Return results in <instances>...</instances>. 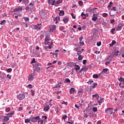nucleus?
I'll use <instances>...</instances> for the list:
<instances>
[{"label": "nucleus", "instance_id": "nucleus-55", "mask_svg": "<svg viewBox=\"0 0 124 124\" xmlns=\"http://www.w3.org/2000/svg\"><path fill=\"white\" fill-rule=\"evenodd\" d=\"M31 93H32L31 95L33 96V95H34V91H33V90H31Z\"/></svg>", "mask_w": 124, "mask_h": 124}, {"label": "nucleus", "instance_id": "nucleus-33", "mask_svg": "<svg viewBox=\"0 0 124 124\" xmlns=\"http://www.w3.org/2000/svg\"><path fill=\"white\" fill-rule=\"evenodd\" d=\"M93 78H94V79H97V78H98V75H95V74H94V75H93Z\"/></svg>", "mask_w": 124, "mask_h": 124}, {"label": "nucleus", "instance_id": "nucleus-23", "mask_svg": "<svg viewBox=\"0 0 124 124\" xmlns=\"http://www.w3.org/2000/svg\"><path fill=\"white\" fill-rule=\"evenodd\" d=\"M79 72H80L81 73H83V74H84V72H86V71L85 70V69L83 67L82 68H81L80 69V70L79 71Z\"/></svg>", "mask_w": 124, "mask_h": 124}, {"label": "nucleus", "instance_id": "nucleus-28", "mask_svg": "<svg viewBox=\"0 0 124 124\" xmlns=\"http://www.w3.org/2000/svg\"><path fill=\"white\" fill-rule=\"evenodd\" d=\"M23 19L25 20V22H29L30 19L28 17H23Z\"/></svg>", "mask_w": 124, "mask_h": 124}, {"label": "nucleus", "instance_id": "nucleus-13", "mask_svg": "<svg viewBox=\"0 0 124 124\" xmlns=\"http://www.w3.org/2000/svg\"><path fill=\"white\" fill-rule=\"evenodd\" d=\"M49 109H50V107H49V105H47L46 107H45L44 108V111H45V112H47V111H48Z\"/></svg>", "mask_w": 124, "mask_h": 124}, {"label": "nucleus", "instance_id": "nucleus-57", "mask_svg": "<svg viewBox=\"0 0 124 124\" xmlns=\"http://www.w3.org/2000/svg\"><path fill=\"white\" fill-rule=\"evenodd\" d=\"M33 62H34L35 63H36L37 62H35V59L34 58H33L32 59V60L31 62V63H33Z\"/></svg>", "mask_w": 124, "mask_h": 124}, {"label": "nucleus", "instance_id": "nucleus-46", "mask_svg": "<svg viewBox=\"0 0 124 124\" xmlns=\"http://www.w3.org/2000/svg\"><path fill=\"white\" fill-rule=\"evenodd\" d=\"M60 30L61 31H63V30H64V27H63V26H60Z\"/></svg>", "mask_w": 124, "mask_h": 124}, {"label": "nucleus", "instance_id": "nucleus-24", "mask_svg": "<svg viewBox=\"0 0 124 124\" xmlns=\"http://www.w3.org/2000/svg\"><path fill=\"white\" fill-rule=\"evenodd\" d=\"M4 76H5V74L4 73H2V74H0V78L1 79H4Z\"/></svg>", "mask_w": 124, "mask_h": 124}, {"label": "nucleus", "instance_id": "nucleus-59", "mask_svg": "<svg viewBox=\"0 0 124 124\" xmlns=\"http://www.w3.org/2000/svg\"><path fill=\"white\" fill-rule=\"evenodd\" d=\"M83 68L84 70L86 71V70H88L89 68L86 66H84Z\"/></svg>", "mask_w": 124, "mask_h": 124}, {"label": "nucleus", "instance_id": "nucleus-63", "mask_svg": "<svg viewBox=\"0 0 124 124\" xmlns=\"http://www.w3.org/2000/svg\"><path fill=\"white\" fill-rule=\"evenodd\" d=\"M7 72H11L12 71V69L11 68H9L7 70Z\"/></svg>", "mask_w": 124, "mask_h": 124}, {"label": "nucleus", "instance_id": "nucleus-51", "mask_svg": "<svg viewBox=\"0 0 124 124\" xmlns=\"http://www.w3.org/2000/svg\"><path fill=\"white\" fill-rule=\"evenodd\" d=\"M38 124H43V120H40L38 121Z\"/></svg>", "mask_w": 124, "mask_h": 124}, {"label": "nucleus", "instance_id": "nucleus-9", "mask_svg": "<svg viewBox=\"0 0 124 124\" xmlns=\"http://www.w3.org/2000/svg\"><path fill=\"white\" fill-rule=\"evenodd\" d=\"M93 85H91L90 87V90H92V89H93L95 88L97 86V83H94L93 84Z\"/></svg>", "mask_w": 124, "mask_h": 124}, {"label": "nucleus", "instance_id": "nucleus-38", "mask_svg": "<svg viewBox=\"0 0 124 124\" xmlns=\"http://www.w3.org/2000/svg\"><path fill=\"white\" fill-rule=\"evenodd\" d=\"M115 44H116V41L113 40L112 42V45L110 44V46H113V45H115Z\"/></svg>", "mask_w": 124, "mask_h": 124}, {"label": "nucleus", "instance_id": "nucleus-43", "mask_svg": "<svg viewBox=\"0 0 124 124\" xmlns=\"http://www.w3.org/2000/svg\"><path fill=\"white\" fill-rule=\"evenodd\" d=\"M55 20H56V21H58V22H60V17L59 16H57L55 18Z\"/></svg>", "mask_w": 124, "mask_h": 124}, {"label": "nucleus", "instance_id": "nucleus-15", "mask_svg": "<svg viewBox=\"0 0 124 124\" xmlns=\"http://www.w3.org/2000/svg\"><path fill=\"white\" fill-rule=\"evenodd\" d=\"M50 39H51V38H50V37H49L48 36H46L45 38V44H46V43L48 42V41H49Z\"/></svg>", "mask_w": 124, "mask_h": 124}, {"label": "nucleus", "instance_id": "nucleus-47", "mask_svg": "<svg viewBox=\"0 0 124 124\" xmlns=\"http://www.w3.org/2000/svg\"><path fill=\"white\" fill-rule=\"evenodd\" d=\"M118 54H119V50H117V51H115L114 52V56H118Z\"/></svg>", "mask_w": 124, "mask_h": 124}, {"label": "nucleus", "instance_id": "nucleus-18", "mask_svg": "<svg viewBox=\"0 0 124 124\" xmlns=\"http://www.w3.org/2000/svg\"><path fill=\"white\" fill-rule=\"evenodd\" d=\"M120 88H124V81H122L119 84Z\"/></svg>", "mask_w": 124, "mask_h": 124}, {"label": "nucleus", "instance_id": "nucleus-37", "mask_svg": "<svg viewBox=\"0 0 124 124\" xmlns=\"http://www.w3.org/2000/svg\"><path fill=\"white\" fill-rule=\"evenodd\" d=\"M103 101H104V99L103 98H101L100 99V100L98 101V103H102V102H103Z\"/></svg>", "mask_w": 124, "mask_h": 124}, {"label": "nucleus", "instance_id": "nucleus-54", "mask_svg": "<svg viewBox=\"0 0 124 124\" xmlns=\"http://www.w3.org/2000/svg\"><path fill=\"white\" fill-rule=\"evenodd\" d=\"M29 7H31V8H33V4H32L31 3L29 5Z\"/></svg>", "mask_w": 124, "mask_h": 124}, {"label": "nucleus", "instance_id": "nucleus-5", "mask_svg": "<svg viewBox=\"0 0 124 124\" xmlns=\"http://www.w3.org/2000/svg\"><path fill=\"white\" fill-rule=\"evenodd\" d=\"M111 110H113V108H108L106 110L105 113H106L107 114H108V115H112V114H113V111H111Z\"/></svg>", "mask_w": 124, "mask_h": 124}, {"label": "nucleus", "instance_id": "nucleus-19", "mask_svg": "<svg viewBox=\"0 0 124 124\" xmlns=\"http://www.w3.org/2000/svg\"><path fill=\"white\" fill-rule=\"evenodd\" d=\"M13 115H14V111L8 113V114H7V116H8L9 118H11V117H12V116H13Z\"/></svg>", "mask_w": 124, "mask_h": 124}, {"label": "nucleus", "instance_id": "nucleus-34", "mask_svg": "<svg viewBox=\"0 0 124 124\" xmlns=\"http://www.w3.org/2000/svg\"><path fill=\"white\" fill-rule=\"evenodd\" d=\"M96 9H97V8H93V9H92L91 10V12H93V13H94V12H95V10Z\"/></svg>", "mask_w": 124, "mask_h": 124}, {"label": "nucleus", "instance_id": "nucleus-40", "mask_svg": "<svg viewBox=\"0 0 124 124\" xmlns=\"http://www.w3.org/2000/svg\"><path fill=\"white\" fill-rule=\"evenodd\" d=\"M94 97H99V96H98V94L93 95V98Z\"/></svg>", "mask_w": 124, "mask_h": 124}, {"label": "nucleus", "instance_id": "nucleus-22", "mask_svg": "<svg viewBox=\"0 0 124 124\" xmlns=\"http://www.w3.org/2000/svg\"><path fill=\"white\" fill-rule=\"evenodd\" d=\"M22 2L25 4H28L29 2V0H23Z\"/></svg>", "mask_w": 124, "mask_h": 124}, {"label": "nucleus", "instance_id": "nucleus-60", "mask_svg": "<svg viewBox=\"0 0 124 124\" xmlns=\"http://www.w3.org/2000/svg\"><path fill=\"white\" fill-rule=\"evenodd\" d=\"M113 4V3L112 2H109V5L108 6V8H109V7H111V6Z\"/></svg>", "mask_w": 124, "mask_h": 124}, {"label": "nucleus", "instance_id": "nucleus-1", "mask_svg": "<svg viewBox=\"0 0 124 124\" xmlns=\"http://www.w3.org/2000/svg\"><path fill=\"white\" fill-rule=\"evenodd\" d=\"M34 71H39L40 70V67H41V64L37 62L34 65Z\"/></svg>", "mask_w": 124, "mask_h": 124}, {"label": "nucleus", "instance_id": "nucleus-16", "mask_svg": "<svg viewBox=\"0 0 124 124\" xmlns=\"http://www.w3.org/2000/svg\"><path fill=\"white\" fill-rule=\"evenodd\" d=\"M81 16L83 18V19H86V17H87V15L84 14V12H82L81 14Z\"/></svg>", "mask_w": 124, "mask_h": 124}, {"label": "nucleus", "instance_id": "nucleus-2", "mask_svg": "<svg viewBox=\"0 0 124 124\" xmlns=\"http://www.w3.org/2000/svg\"><path fill=\"white\" fill-rule=\"evenodd\" d=\"M40 15L43 18H45L47 16V13L45 12V10H42L39 12Z\"/></svg>", "mask_w": 124, "mask_h": 124}, {"label": "nucleus", "instance_id": "nucleus-48", "mask_svg": "<svg viewBox=\"0 0 124 124\" xmlns=\"http://www.w3.org/2000/svg\"><path fill=\"white\" fill-rule=\"evenodd\" d=\"M79 43L82 42L83 40V36H81L80 37H79Z\"/></svg>", "mask_w": 124, "mask_h": 124}, {"label": "nucleus", "instance_id": "nucleus-50", "mask_svg": "<svg viewBox=\"0 0 124 124\" xmlns=\"http://www.w3.org/2000/svg\"><path fill=\"white\" fill-rule=\"evenodd\" d=\"M71 15L72 16L73 19H76V16H74V14H73V13H71Z\"/></svg>", "mask_w": 124, "mask_h": 124}, {"label": "nucleus", "instance_id": "nucleus-11", "mask_svg": "<svg viewBox=\"0 0 124 124\" xmlns=\"http://www.w3.org/2000/svg\"><path fill=\"white\" fill-rule=\"evenodd\" d=\"M123 29V24H120L119 26L117 27V31H121Z\"/></svg>", "mask_w": 124, "mask_h": 124}, {"label": "nucleus", "instance_id": "nucleus-26", "mask_svg": "<svg viewBox=\"0 0 124 124\" xmlns=\"http://www.w3.org/2000/svg\"><path fill=\"white\" fill-rule=\"evenodd\" d=\"M31 118H30V119H25V123L26 124H27V123H30V122H31Z\"/></svg>", "mask_w": 124, "mask_h": 124}, {"label": "nucleus", "instance_id": "nucleus-61", "mask_svg": "<svg viewBox=\"0 0 124 124\" xmlns=\"http://www.w3.org/2000/svg\"><path fill=\"white\" fill-rule=\"evenodd\" d=\"M87 83H88V84H90V85H92V83H93V80L89 81H88Z\"/></svg>", "mask_w": 124, "mask_h": 124}, {"label": "nucleus", "instance_id": "nucleus-31", "mask_svg": "<svg viewBox=\"0 0 124 124\" xmlns=\"http://www.w3.org/2000/svg\"><path fill=\"white\" fill-rule=\"evenodd\" d=\"M108 69L106 68V69H104L103 70V73H107L108 71Z\"/></svg>", "mask_w": 124, "mask_h": 124}, {"label": "nucleus", "instance_id": "nucleus-32", "mask_svg": "<svg viewBox=\"0 0 124 124\" xmlns=\"http://www.w3.org/2000/svg\"><path fill=\"white\" fill-rule=\"evenodd\" d=\"M93 111L94 113H95V112H97V108H96V107L93 108Z\"/></svg>", "mask_w": 124, "mask_h": 124}, {"label": "nucleus", "instance_id": "nucleus-4", "mask_svg": "<svg viewBox=\"0 0 124 124\" xmlns=\"http://www.w3.org/2000/svg\"><path fill=\"white\" fill-rule=\"evenodd\" d=\"M22 10H23V8L22 7H18L17 8H15L13 11V12H14L15 13L17 14V12L22 11Z\"/></svg>", "mask_w": 124, "mask_h": 124}, {"label": "nucleus", "instance_id": "nucleus-41", "mask_svg": "<svg viewBox=\"0 0 124 124\" xmlns=\"http://www.w3.org/2000/svg\"><path fill=\"white\" fill-rule=\"evenodd\" d=\"M108 16V14L107 13L103 14V16H104L105 18L107 17Z\"/></svg>", "mask_w": 124, "mask_h": 124}, {"label": "nucleus", "instance_id": "nucleus-64", "mask_svg": "<svg viewBox=\"0 0 124 124\" xmlns=\"http://www.w3.org/2000/svg\"><path fill=\"white\" fill-rule=\"evenodd\" d=\"M82 62L83 64H86V63H87V60H83Z\"/></svg>", "mask_w": 124, "mask_h": 124}, {"label": "nucleus", "instance_id": "nucleus-21", "mask_svg": "<svg viewBox=\"0 0 124 124\" xmlns=\"http://www.w3.org/2000/svg\"><path fill=\"white\" fill-rule=\"evenodd\" d=\"M4 122H7V121H9V117L8 116H5L4 118Z\"/></svg>", "mask_w": 124, "mask_h": 124}, {"label": "nucleus", "instance_id": "nucleus-45", "mask_svg": "<svg viewBox=\"0 0 124 124\" xmlns=\"http://www.w3.org/2000/svg\"><path fill=\"white\" fill-rule=\"evenodd\" d=\"M79 43L80 44V46H84V45H85L84 41H81V43Z\"/></svg>", "mask_w": 124, "mask_h": 124}, {"label": "nucleus", "instance_id": "nucleus-56", "mask_svg": "<svg viewBox=\"0 0 124 124\" xmlns=\"http://www.w3.org/2000/svg\"><path fill=\"white\" fill-rule=\"evenodd\" d=\"M29 9H32V8H31V7H29V6L26 7V10H29Z\"/></svg>", "mask_w": 124, "mask_h": 124}, {"label": "nucleus", "instance_id": "nucleus-10", "mask_svg": "<svg viewBox=\"0 0 124 124\" xmlns=\"http://www.w3.org/2000/svg\"><path fill=\"white\" fill-rule=\"evenodd\" d=\"M92 20L94 21V22H95L96 20H97V16H96V15L93 14V16L92 17Z\"/></svg>", "mask_w": 124, "mask_h": 124}, {"label": "nucleus", "instance_id": "nucleus-7", "mask_svg": "<svg viewBox=\"0 0 124 124\" xmlns=\"http://www.w3.org/2000/svg\"><path fill=\"white\" fill-rule=\"evenodd\" d=\"M56 26L55 25H52L50 26V32H53V31H55L56 30Z\"/></svg>", "mask_w": 124, "mask_h": 124}, {"label": "nucleus", "instance_id": "nucleus-6", "mask_svg": "<svg viewBox=\"0 0 124 124\" xmlns=\"http://www.w3.org/2000/svg\"><path fill=\"white\" fill-rule=\"evenodd\" d=\"M40 118V117H39V116H37L34 118H31V120L32 123H36L37 122V121H38V120H39Z\"/></svg>", "mask_w": 124, "mask_h": 124}, {"label": "nucleus", "instance_id": "nucleus-8", "mask_svg": "<svg viewBox=\"0 0 124 124\" xmlns=\"http://www.w3.org/2000/svg\"><path fill=\"white\" fill-rule=\"evenodd\" d=\"M116 14V12L114 11L113 10H111L110 13H109V15H110V16H115Z\"/></svg>", "mask_w": 124, "mask_h": 124}, {"label": "nucleus", "instance_id": "nucleus-44", "mask_svg": "<svg viewBox=\"0 0 124 124\" xmlns=\"http://www.w3.org/2000/svg\"><path fill=\"white\" fill-rule=\"evenodd\" d=\"M4 23H5V20H3L1 21L0 25H4Z\"/></svg>", "mask_w": 124, "mask_h": 124}, {"label": "nucleus", "instance_id": "nucleus-53", "mask_svg": "<svg viewBox=\"0 0 124 124\" xmlns=\"http://www.w3.org/2000/svg\"><path fill=\"white\" fill-rule=\"evenodd\" d=\"M67 118V116L66 115H64V116L62 117V120H65Z\"/></svg>", "mask_w": 124, "mask_h": 124}, {"label": "nucleus", "instance_id": "nucleus-14", "mask_svg": "<svg viewBox=\"0 0 124 124\" xmlns=\"http://www.w3.org/2000/svg\"><path fill=\"white\" fill-rule=\"evenodd\" d=\"M75 69H76V71H77L78 70H80V66L76 64L75 65Z\"/></svg>", "mask_w": 124, "mask_h": 124}, {"label": "nucleus", "instance_id": "nucleus-29", "mask_svg": "<svg viewBox=\"0 0 124 124\" xmlns=\"http://www.w3.org/2000/svg\"><path fill=\"white\" fill-rule=\"evenodd\" d=\"M51 5H56L57 6V5H58V3H57V1H53L51 4Z\"/></svg>", "mask_w": 124, "mask_h": 124}, {"label": "nucleus", "instance_id": "nucleus-36", "mask_svg": "<svg viewBox=\"0 0 124 124\" xmlns=\"http://www.w3.org/2000/svg\"><path fill=\"white\" fill-rule=\"evenodd\" d=\"M119 81L120 82H124V78H118Z\"/></svg>", "mask_w": 124, "mask_h": 124}, {"label": "nucleus", "instance_id": "nucleus-35", "mask_svg": "<svg viewBox=\"0 0 124 124\" xmlns=\"http://www.w3.org/2000/svg\"><path fill=\"white\" fill-rule=\"evenodd\" d=\"M82 50L78 51L77 52V55H78V56H80V55H81V54H82Z\"/></svg>", "mask_w": 124, "mask_h": 124}, {"label": "nucleus", "instance_id": "nucleus-12", "mask_svg": "<svg viewBox=\"0 0 124 124\" xmlns=\"http://www.w3.org/2000/svg\"><path fill=\"white\" fill-rule=\"evenodd\" d=\"M29 81H31L33 80V75H30L28 78Z\"/></svg>", "mask_w": 124, "mask_h": 124}, {"label": "nucleus", "instance_id": "nucleus-25", "mask_svg": "<svg viewBox=\"0 0 124 124\" xmlns=\"http://www.w3.org/2000/svg\"><path fill=\"white\" fill-rule=\"evenodd\" d=\"M63 21L64 22V23H65V24H66L68 22V18H64L63 19Z\"/></svg>", "mask_w": 124, "mask_h": 124}, {"label": "nucleus", "instance_id": "nucleus-27", "mask_svg": "<svg viewBox=\"0 0 124 124\" xmlns=\"http://www.w3.org/2000/svg\"><path fill=\"white\" fill-rule=\"evenodd\" d=\"M112 62V58H111L108 62H107L105 63L106 65H108Z\"/></svg>", "mask_w": 124, "mask_h": 124}, {"label": "nucleus", "instance_id": "nucleus-39", "mask_svg": "<svg viewBox=\"0 0 124 124\" xmlns=\"http://www.w3.org/2000/svg\"><path fill=\"white\" fill-rule=\"evenodd\" d=\"M65 81V83H70V80L68 78H66Z\"/></svg>", "mask_w": 124, "mask_h": 124}, {"label": "nucleus", "instance_id": "nucleus-49", "mask_svg": "<svg viewBox=\"0 0 124 124\" xmlns=\"http://www.w3.org/2000/svg\"><path fill=\"white\" fill-rule=\"evenodd\" d=\"M111 10H113L115 12H116V11H117V8L113 7Z\"/></svg>", "mask_w": 124, "mask_h": 124}, {"label": "nucleus", "instance_id": "nucleus-52", "mask_svg": "<svg viewBox=\"0 0 124 124\" xmlns=\"http://www.w3.org/2000/svg\"><path fill=\"white\" fill-rule=\"evenodd\" d=\"M78 4H79V5H80V6H82V5H83V1H79L78 2Z\"/></svg>", "mask_w": 124, "mask_h": 124}, {"label": "nucleus", "instance_id": "nucleus-17", "mask_svg": "<svg viewBox=\"0 0 124 124\" xmlns=\"http://www.w3.org/2000/svg\"><path fill=\"white\" fill-rule=\"evenodd\" d=\"M75 92V89H74V88H71V89L70 90V94H71L72 93H74Z\"/></svg>", "mask_w": 124, "mask_h": 124}, {"label": "nucleus", "instance_id": "nucleus-30", "mask_svg": "<svg viewBox=\"0 0 124 124\" xmlns=\"http://www.w3.org/2000/svg\"><path fill=\"white\" fill-rule=\"evenodd\" d=\"M78 61H82L83 60V56L82 55H78Z\"/></svg>", "mask_w": 124, "mask_h": 124}, {"label": "nucleus", "instance_id": "nucleus-62", "mask_svg": "<svg viewBox=\"0 0 124 124\" xmlns=\"http://www.w3.org/2000/svg\"><path fill=\"white\" fill-rule=\"evenodd\" d=\"M7 77H8V78H9L10 80H11V76L9 74L7 75Z\"/></svg>", "mask_w": 124, "mask_h": 124}, {"label": "nucleus", "instance_id": "nucleus-3", "mask_svg": "<svg viewBox=\"0 0 124 124\" xmlns=\"http://www.w3.org/2000/svg\"><path fill=\"white\" fill-rule=\"evenodd\" d=\"M25 97H26V95H25V94H21V93L19 94L18 95H17V98L19 100H22L23 99H24Z\"/></svg>", "mask_w": 124, "mask_h": 124}, {"label": "nucleus", "instance_id": "nucleus-58", "mask_svg": "<svg viewBox=\"0 0 124 124\" xmlns=\"http://www.w3.org/2000/svg\"><path fill=\"white\" fill-rule=\"evenodd\" d=\"M101 45V42L99 41L97 43V46H100Z\"/></svg>", "mask_w": 124, "mask_h": 124}, {"label": "nucleus", "instance_id": "nucleus-20", "mask_svg": "<svg viewBox=\"0 0 124 124\" xmlns=\"http://www.w3.org/2000/svg\"><path fill=\"white\" fill-rule=\"evenodd\" d=\"M59 15L60 16H63V15H64V11L62 10L60 11V13H59Z\"/></svg>", "mask_w": 124, "mask_h": 124}, {"label": "nucleus", "instance_id": "nucleus-42", "mask_svg": "<svg viewBox=\"0 0 124 124\" xmlns=\"http://www.w3.org/2000/svg\"><path fill=\"white\" fill-rule=\"evenodd\" d=\"M11 108H6V112H10Z\"/></svg>", "mask_w": 124, "mask_h": 124}]
</instances>
